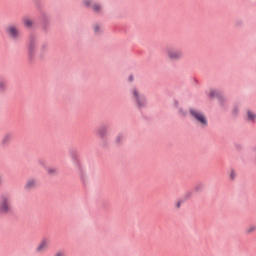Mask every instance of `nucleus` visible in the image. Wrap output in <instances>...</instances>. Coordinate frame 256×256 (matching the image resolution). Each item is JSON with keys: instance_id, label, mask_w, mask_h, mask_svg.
Returning <instances> with one entry per match:
<instances>
[{"instance_id": "f257e3e1", "label": "nucleus", "mask_w": 256, "mask_h": 256, "mask_svg": "<svg viewBox=\"0 0 256 256\" xmlns=\"http://www.w3.org/2000/svg\"><path fill=\"white\" fill-rule=\"evenodd\" d=\"M131 99L134 101L137 107H139V109L147 107V96L141 93L138 88H133L131 90Z\"/></svg>"}, {"instance_id": "f03ea898", "label": "nucleus", "mask_w": 256, "mask_h": 256, "mask_svg": "<svg viewBox=\"0 0 256 256\" xmlns=\"http://www.w3.org/2000/svg\"><path fill=\"white\" fill-rule=\"evenodd\" d=\"M190 115L192 119H194V121L202 128H205L207 127V125H209V120H207V116L201 110L192 108L190 109Z\"/></svg>"}, {"instance_id": "7ed1b4c3", "label": "nucleus", "mask_w": 256, "mask_h": 256, "mask_svg": "<svg viewBox=\"0 0 256 256\" xmlns=\"http://www.w3.org/2000/svg\"><path fill=\"white\" fill-rule=\"evenodd\" d=\"M10 213H13L11 196H2L0 199V215H10Z\"/></svg>"}, {"instance_id": "20e7f679", "label": "nucleus", "mask_w": 256, "mask_h": 256, "mask_svg": "<svg viewBox=\"0 0 256 256\" xmlns=\"http://www.w3.org/2000/svg\"><path fill=\"white\" fill-rule=\"evenodd\" d=\"M166 57L169 61H181L183 59V51L176 48H167Z\"/></svg>"}, {"instance_id": "39448f33", "label": "nucleus", "mask_w": 256, "mask_h": 256, "mask_svg": "<svg viewBox=\"0 0 256 256\" xmlns=\"http://www.w3.org/2000/svg\"><path fill=\"white\" fill-rule=\"evenodd\" d=\"M84 7H90L92 11L95 13H100V11H103V8L101 7V4L94 2L93 0H83Z\"/></svg>"}, {"instance_id": "423d86ee", "label": "nucleus", "mask_w": 256, "mask_h": 256, "mask_svg": "<svg viewBox=\"0 0 256 256\" xmlns=\"http://www.w3.org/2000/svg\"><path fill=\"white\" fill-rule=\"evenodd\" d=\"M49 249V239L44 238L40 241V243L35 248L36 253H45Z\"/></svg>"}, {"instance_id": "0eeeda50", "label": "nucleus", "mask_w": 256, "mask_h": 256, "mask_svg": "<svg viewBox=\"0 0 256 256\" xmlns=\"http://www.w3.org/2000/svg\"><path fill=\"white\" fill-rule=\"evenodd\" d=\"M37 47H39V43L36 39H32L28 45L29 57H35V54L37 53Z\"/></svg>"}, {"instance_id": "6e6552de", "label": "nucleus", "mask_w": 256, "mask_h": 256, "mask_svg": "<svg viewBox=\"0 0 256 256\" xmlns=\"http://www.w3.org/2000/svg\"><path fill=\"white\" fill-rule=\"evenodd\" d=\"M11 141H13V134L7 133L2 137L0 145L1 147H7V145H9Z\"/></svg>"}, {"instance_id": "1a4fd4ad", "label": "nucleus", "mask_w": 256, "mask_h": 256, "mask_svg": "<svg viewBox=\"0 0 256 256\" xmlns=\"http://www.w3.org/2000/svg\"><path fill=\"white\" fill-rule=\"evenodd\" d=\"M6 31L8 35L12 37V39H17V37H19V29H17L15 26H9Z\"/></svg>"}, {"instance_id": "9d476101", "label": "nucleus", "mask_w": 256, "mask_h": 256, "mask_svg": "<svg viewBox=\"0 0 256 256\" xmlns=\"http://www.w3.org/2000/svg\"><path fill=\"white\" fill-rule=\"evenodd\" d=\"M35 187H37V179L31 178V179L27 180V182L25 184V189H27L29 191L31 189H35Z\"/></svg>"}, {"instance_id": "9b49d317", "label": "nucleus", "mask_w": 256, "mask_h": 256, "mask_svg": "<svg viewBox=\"0 0 256 256\" xmlns=\"http://www.w3.org/2000/svg\"><path fill=\"white\" fill-rule=\"evenodd\" d=\"M46 173H47V175L53 176V175H57V173H59V171L57 170L56 167L51 166V167L46 168Z\"/></svg>"}, {"instance_id": "f8f14e48", "label": "nucleus", "mask_w": 256, "mask_h": 256, "mask_svg": "<svg viewBox=\"0 0 256 256\" xmlns=\"http://www.w3.org/2000/svg\"><path fill=\"white\" fill-rule=\"evenodd\" d=\"M247 120L251 121L252 123H255L256 121V114L251 111V110H247Z\"/></svg>"}, {"instance_id": "ddd939ff", "label": "nucleus", "mask_w": 256, "mask_h": 256, "mask_svg": "<svg viewBox=\"0 0 256 256\" xmlns=\"http://www.w3.org/2000/svg\"><path fill=\"white\" fill-rule=\"evenodd\" d=\"M255 231H256V225H250L245 228L246 235H253V233H255Z\"/></svg>"}, {"instance_id": "4468645a", "label": "nucleus", "mask_w": 256, "mask_h": 256, "mask_svg": "<svg viewBox=\"0 0 256 256\" xmlns=\"http://www.w3.org/2000/svg\"><path fill=\"white\" fill-rule=\"evenodd\" d=\"M126 139H127V136H124L123 134H118L116 136V143L118 145H121V143H124Z\"/></svg>"}, {"instance_id": "2eb2a0df", "label": "nucleus", "mask_w": 256, "mask_h": 256, "mask_svg": "<svg viewBox=\"0 0 256 256\" xmlns=\"http://www.w3.org/2000/svg\"><path fill=\"white\" fill-rule=\"evenodd\" d=\"M23 23L24 26L28 29H31V27H33V20H31L30 18H23Z\"/></svg>"}, {"instance_id": "dca6fc26", "label": "nucleus", "mask_w": 256, "mask_h": 256, "mask_svg": "<svg viewBox=\"0 0 256 256\" xmlns=\"http://www.w3.org/2000/svg\"><path fill=\"white\" fill-rule=\"evenodd\" d=\"M98 135L103 139L107 135V127H102L98 130Z\"/></svg>"}, {"instance_id": "f3484780", "label": "nucleus", "mask_w": 256, "mask_h": 256, "mask_svg": "<svg viewBox=\"0 0 256 256\" xmlns=\"http://www.w3.org/2000/svg\"><path fill=\"white\" fill-rule=\"evenodd\" d=\"M93 31L96 35H99V33H101V31H103V28L101 27V25L99 24H95L93 26Z\"/></svg>"}, {"instance_id": "a211bd4d", "label": "nucleus", "mask_w": 256, "mask_h": 256, "mask_svg": "<svg viewBox=\"0 0 256 256\" xmlns=\"http://www.w3.org/2000/svg\"><path fill=\"white\" fill-rule=\"evenodd\" d=\"M236 177H237V172L231 169L229 172V178L231 179V181H235Z\"/></svg>"}, {"instance_id": "6ab92c4d", "label": "nucleus", "mask_w": 256, "mask_h": 256, "mask_svg": "<svg viewBox=\"0 0 256 256\" xmlns=\"http://www.w3.org/2000/svg\"><path fill=\"white\" fill-rule=\"evenodd\" d=\"M48 50H49V44L43 43V44L40 46V51H41V53H45V51H48Z\"/></svg>"}, {"instance_id": "aec40b11", "label": "nucleus", "mask_w": 256, "mask_h": 256, "mask_svg": "<svg viewBox=\"0 0 256 256\" xmlns=\"http://www.w3.org/2000/svg\"><path fill=\"white\" fill-rule=\"evenodd\" d=\"M7 89V82L5 80H0V91H5Z\"/></svg>"}, {"instance_id": "412c9836", "label": "nucleus", "mask_w": 256, "mask_h": 256, "mask_svg": "<svg viewBox=\"0 0 256 256\" xmlns=\"http://www.w3.org/2000/svg\"><path fill=\"white\" fill-rule=\"evenodd\" d=\"M210 97H221V92H219L218 90H211Z\"/></svg>"}, {"instance_id": "4be33fe9", "label": "nucleus", "mask_w": 256, "mask_h": 256, "mask_svg": "<svg viewBox=\"0 0 256 256\" xmlns=\"http://www.w3.org/2000/svg\"><path fill=\"white\" fill-rule=\"evenodd\" d=\"M39 165L41 166V167H46V165H47V162H45V161H43V160H39Z\"/></svg>"}, {"instance_id": "5701e85b", "label": "nucleus", "mask_w": 256, "mask_h": 256, "mask_svg": "<svg viewBox=\"0 0 256 256\" xmlns=\"http://www.w3.org/2000/svg\"><path fill=\"white\" fill-rule=\"evenodd\" d=\"M180 113L183 116L187 115V111L183 110V108H180Z\"/></svg>"}, {"instance_id": "b1692460", "label": "nucleus", "mask_w": 256, "mask_h": 256, "mask_svg": "<svg viewBox=\"0 0 256 256\" xmlns=\"http://www.w3.org/2000/svg\"><path fill=\"white\" fill-rule=\"evenodd\" d=\"M129 81H135V78L133 76H130Z\"/></svg>"}, {"instance_id": "393cba45", "label": "nucleus", "mask_w": 256, "mask_h": 256, "mask_svg": "<svg viewBox=\"0 0 256 256\" xmlns=\"http://www.w3.org/2000/svg\"><path fill=\"white\" fill-rule=\"evenodd\" d=\"M3 183V176H0V185Z\"/></svg>"}, {"instance_id": "a878e982", "label": "nucleus", "mask_w": 256, "mask_h": 256, "mask_svg": "<svg viewBox=\"0 0 256 256\" xmlns=\"http://www.w3.org/2000/svg\"><path fill=\"white\" fill-rule=\"evenodd\" d=\"M177 207H181V202H178V203H177Z\"/></svg>"}]
</instances>
